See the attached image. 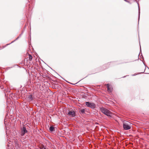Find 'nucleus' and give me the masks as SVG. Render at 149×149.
<instances>
[{"label": "nucleus", "mask_w": 149, "mask_h": 149, "mask_svg": "<svg viewBox=\"0 0 149 149\" xmlns=\"http://www.w3.org/2000/svg\"><path fill=\"white\" fill-rule=\"evenodd\" d=\"M101 111L104 115L109 117H111L112 113L109 110L103 107L100 108Z\"/></svg>", "instance_id": "f257e3e1"}, {"label": "nucleus", "mask_w": 149, "mask_h": 149, "mask_svg": "<svg viewBox=\"0 0 149 149\" xmlns=\"http://www.w3.org/2000/svg\"><path fill=\"white\" fill-rule=\"evenodd\" d=\"M130 123L128 121H125L123 123V127L125 130H129L131 129Z\"/></svg>", "instance_id": "f03ea898"}, {"label": "nucleus", "mask_w": 149, "mask_h": 149, "mask_svg": "<svg viewBox=\"0 0 149 149\" xmlns=\"http://www.w3.org/2000/svg\"><path fill=\"white\" fill-rule=\"evenodd\" d=\"M85 103L86 106L88 107H90L92 109L95 108V105L93 103L86 102H85Z\"/></svg>", "instance_id": "7ed1b4c3"}, {"label": "nucleus", "mask_w": 149, "mask_h": 149, "mask_svg": "<svg viewBox=\"0 0 149 149\" xmlns=\"http://www.w3.org/2000/svg\"><path fill=\"white\" fill-rule=\"evenodd\" d=\"M68 115L71 117H74L75 116L76 113L74 111L72 110L68 112Z\"/></svg>", "instance_id": "20e7f679"}, {"label": "nucleus", "mask_w": 149, "mask_h": 149, "mask_svg": "<svg viewBox=\"0 0 149 149\" xmlns=\"http://www.w3.org/2000/svg\"><path fill=\"white\" fill-rule=\"evenodd\" d=\"M27 132V131L24 126H23L21 129V135L22 136H23Z\"/></svg>", "instance_id": "39448f33"}, {"label": "nucleus", "mask_w": 149, "mask_h": 149, "mask_svg": "<svg viewBox=\"0 0 149 149\" xmlns=\"http://www.w3.org/2000/svg\"><path fill=\"white\" fill-rule=\"evenodd\" d=\"M33 99L32 95H28L27 97V100L29 101H31Z\"/></svg>", "instance_id": "423d86ee"}, {"label": "nucleus", "mask_w": 149, "mask_h": 149, "mask_svg": "<svg viewBox=\"0 0 149 149\" xmlns=\"http://www.w3.org/2000/svg\"><path fill=\"white\" fill-rule=\"evenodd\" d=\"M107 90L110 92H111L112 91V88L109 87V84H107Z\"/></svg>", "instance_id": "0eeeda50"}, {"label": "nucleus", "mask_w": 149, "mask_h": 149, "mask_svg": "<svg viewBox=\"0 0 149 149\" xmlns=\"http://www.w3.org/2000/svg\"><path fill=\"white\" fill-rule=\"evenodd\" d=\"M79 112L81 114H84L85 113V109H80Z\"/></svg>", "instance_id": "6e6552de"}, {"label": "nucleus", "mask_w": 149, "mask_h": 149, "mask_svg": "<svg viewBox=\"0 0 149 149\" xmlns=\"http://www.w3.org/2000/svg\"><path fill=\"white\" fill-rule=\"evenodd\" d=\"M49 130L51 132H52L55 131V127L51 126L49 128Z\"/></svg>", "instance_id": "1a4fd4ad"}, {"label": "nucleus", "mask_w": 149, "mask_h": 149, "mask_svg": "<svg viewBox=\"0 0 149 149\" xmlns=\"http://www.w3.org/2000/svg\"><path fill=\"white\" fill-rule=\"evenodd\" d=\"M40 149H46V148L43 145H41L40 146Z\"/></svg>", "instance_id": "9d476101"}, {"label": "nucleus", "mask_w": 149, "mask_h": 149, "mask_svg": "<svg viewBox=\"0 0 149 149\" xmlns=\"http://www.w3.org/2000/svg\"><path fill=\"white\" fill-rule=\"evenodd\" d=\"M21 35H22V34H20V35L19 36V37H17V38H16V39L15 40H14V41H12V42L10 43V44H11V43H13L14 41H15V40H17V39H18L19 38H20V37H21ZM9 44H7V45H9Z\"/></svg>", "instance_id": "9b49d317"}, {"label": "nucleus", "mask_w": 149, "mask_h": 149, "mask_svg": "<svg viewBox=\"0 0 149 149\" xmlns=\"http://www.w3.org/2000/svg\"><path fill=\"white\" fill-rule=\"evenodd\" d=\"M29 59L30 60V61H31L32 59V56H31V55L29 54Z\"/></svg>", "instance_id": "f8f14e48"}, {"label": "nucleus", "mask_w": 149, "mask_h": 149, "mask_svg": "<svg viewBox=\"0 0 149 149\" xmlns=\"http://www.w3.org/2000/svg\"><path fill=\"white\" fill-rule=\"evenodd\" d=\"M140 10L139 7V18L140 17Z\"/></svg>", "instance_id": "ddd939ff"}, {"label": "nucleus", "mask_w": 149, "mask_h": 149, "mask_svg": "<svg viewBox=\"0 0 149 149\" xmlns=\"http://www.w3.org/2000/svg\"><path fill=\"white\" fill-rule=\"evenodd\" d=\"M124 0L125 1H126V2H128V1H127V0Z\"/></svg>", "instance_id": "4468645a"}]
</instances>
